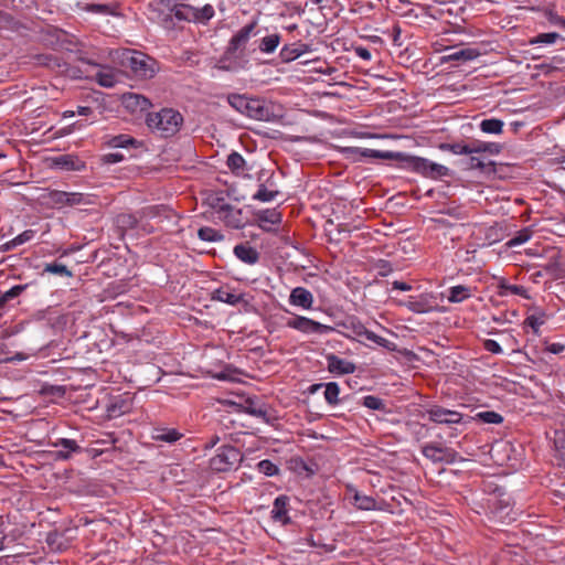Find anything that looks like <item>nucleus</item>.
I'll return each instance as SVG.
<instances>
[{
	"label": "nucleus",
	"instance_id": "nucleus-1",
	"mask_svg": "<svg viewBox=\"0 0 565 565\" xmlns=\"http://www.w3.org/2000/svg\"><path fill=\"white\" fill-rule=\"evenodd\" d=\"M160 2L168 11L162 18V23L168 29L181 23L205 26L215 15V9L211 3L200 6L189 0H161Z\"/></svg>",
	"mask_w": 565,
	"mask_h": 565
},
{
	"label": "nucleus",
	"instance_id": "nucleus-2",
	"mask_svg": "<svg viewBox=\"0 0 565 565\" xmlns=\"http://www.w3.org/2000/svg\"><path fill=\"white\" fill-rule=\"evenodd\" d=\"M227 102L236 111L254 120L271 121L275 117L273 107L262 98L230 94Z\"/></svg>",
	"mask_w": 565,
	"mask_h": 565
},
{
	"label": "nucleus",
	"instance_id": "nucleus-3",
	"mask_svg": "<svg viewBox=\"0 0 565 565\" xmlns=\"http://www.w3.org/2000/svg\"><path fill=\"white\" fill-rule=\"evenodd\" d=\"M183 116L173 108H162L159 111H152L147 115L146 124L149 129L162 138L175 136L182 125Z\"/></svg>",
	"mask_w": 565,
	"mask_h": 565
},
{
	"label": "nucleus",
	"instance_id": "nucleus-4",
	"mask_svg": "<svg viewBox=\"0 0 565 565\" xmlns=\"http://www.w3.org/2000/svg\"><path fill=\"white\" fill-rule=\"evenodd\" d=\"M395 154L399 156L393 158V160L404 163L407 169L425 178L436 180L450 174V170L446 166L436 163L426 158L409 156L403 152H395Z\"/></svg>",
	"mask_w": 565,
	"mask_h": 565
},
{
	"label": "nucleus",
	"instance_id": "nucleus-5",
	"mask_svg": "<svg viewBox=\"0 0 565 565\" xmlns=\"http://www.w3.org/2000/svg\"><path fill=\"white\" fill-rule=\"evenodd\" d=\"M124 63L135 77L141 79L152 78L158 72V62L139 51L129 52Z\"/></svg>",
	"mask_w": 565,
	"mask_h": 565
},
{
	"label": "nucleus",
	"instance_id": "nucleus-6",
	"mask_svg": "<svg viewBox=\"0 0 565 565\" xmlns=\"http://www.w3.org/2000/svg\"><path fill=\"white\" fill-rule=\"evenodd\" d=\"M422 454L434 463L451 465L463 460L455 449L437 443H427L423 445Z\"/></svg>",
	"mask_w": 565,
	"mask_h": 565
},
{
	"label": "nucleus",
	"instance_id": "nucleus-7",
	"mask_svg": "<svg viewBox=\"0 0 565 565\" xmlns=\"http://www.w3.org/2000/svg\"><path fill=\"white\" fill-rule=\"evenodd\" d=\"M340 152L343 158L351 162H363L377 159L393 160V158L399 156L395 154L393 151H382L361 147H342L340 148Z\"/></svg>",
	"mask_w": 565,
	"mask_h": 565
},
{
	"label": "nucleus",
	"instance_id": "nucleus-8",
	"mask_svg": "<svg viewBox=\"0 0 565 565\" xmlns=\"http://www.w3.org/2000/svg\"><path fill=\"white\" fill-rule=\"evenodd\" d=\"M242 459L239 450L234 446H222L210 459V468L216 472L232 470Z\"/></svg>",
	"mask_w": 565,
	"mask_h": 565
},
{
	"label": "nucleus",
	"instance_id": "nucleus-9",
	"mask_svg": "<svg viewBox=\"0 0 565 565\" xmlns=\"http://www.w3.org/2000/svg\"><path fill=\"white\" fill-rule=\"evenodd\" d=\"M46 203L52 207L62 209L64 206L90 204L92 200L83 193L52 190L46 195Z\"/></svg>",
	"mask_w": 565,
	"mask_h": 565
},
{
	"label": "nucleus",
	"instance_id": "nucleus-10",
	"mask_svg": "<svg viewBox=\"0 0 565 565\" xmlns=\"http://www.w3.org/2000/svg\"><path fill=\"white\" fill-rule=\"evenodd\" d=\"M286 327L305 334H329L334 331L333 327L322 324L303 316H296L295 318L288 319Z\"/></svg>",
	"mask_w": 565,
	"mask_h": 565
},
{
	"label": "nucleus",
	"instance_id": "nucleus-11",
	"mask_svg": "<svg viewBox=\"0 0 565 565\" xmlns=\"http://www.w3.org/2000/svg\"><path fill=\"white\" fill-rule=\"evenodd\" d=\"M428 419L436 424H459L463 422V416L457 411H451L439 405H431L426 409Z\"/></svg>",
	"mask_w": 565,
	"mask_h": 565
},
{
	"label": "nucleus",
	"instance_id": "nucleus-12",
	"mask_svg": "<svg viewBox=\"0 0 565 565\" xmlns=\"http://www.w3.org/2000/svg\"><path fill=\"white\" fill-rule=\"evenodd\" d=\"M257 25V21L254 20L250 23L244 25L239 29L230 40L228 45L226 47L225 54L233 55L236 51L244 49L248 40L250 39L255 28Z\"/></svg>",
	"mask_w": 565,
	"mask_h": 565
},
{
	"label": "nucleus",
	"instance_id": "nucleus-13",
	"mask_svg": "<svg viewBox=\"0 0 565 565\" xmlns=\"http://www.w3.org/2000/svg\"><path fill=\"white\" fill-rule=\"evenodd\" d=\"M345 491L349 498L353 500V504L358 510L373 511L379 509L377 502L373 497L361 493L353 484L348 483Z\"/></svg>",
	"mask_w": 565,
	"mask_h": 565
},
{
	"label": "nucleus",
	"instance_id": "nucleus-14",
	"mask_svg": "<svg viewBox=\"0 0 565 565\" xmlns=\"http://www.w3.org/2000/svg\"><path fill=\"white\" fill-rule=\"evenodd\" d=\"M340 326L344 329V331L341 332L343 337L363 343L360 338H364L369 329L359 318L354 316L348 317Z\"/></svg>",
	"mask_w": 565,
	"mask_h": 565
},
{
	"label": "nucleus",
	"instance_id": "nucleus-15",
	"mask_svg": "<svg viewBox=\"0 0 565 565\" xmlns=\"http://www.w3.org/2000/svg\"><path fill=\"white\" fill-rule=\"evenodd\" d=\"M327 360V370L337 375H348L352 374L356 370V365L347 360L342 359L333 353H330L326 356Z\"/></svg>",
	"mask_w": 565,
	"mask_h": 565
},
{
	"label": "nucleus",
	"instance_id": "nucleus-16",
	"mask_svg": "<svg viewBox=\"0 0 565 565\" xmlns=\"http://www.w3.org/2000/svg\"><path fill=\"white\" fill-rule=\"evenodd\" d=\"M289 498L285 494L278 495L273 503V510L270 516L274 522H279L282 525H287L291 522L288 514L289 512Z\"/></svg>",
	"mask_w": 565,
	"mask_h": 565
},
{
	"label": "nucleus",
	"instance_id": "nucleus-17",
	"mask_svg": "<svg viewBox=\"0 0 565 565\" xmlns=\"http://www.w3.org/2000/svg\"><path fill=\"white\" fill-rule=\"evenodd\" d=\"M258 226L265 232L274 231L281 223V213L277 209H267L255 214Z\"/></svg>",
	"mask_w": 565,
	"mask_h": 565
},
{
	"label": "nucleus",
	"instance_id": "nucleus-18",
	"mask_svg": "<svg viewBox=\"0 0 565 565\" xmlns=\"http://www.w3.org/2000/svg\"><path fill=\"white\" fill-rule=\"evenodd\" d=\"M53 447L61 448L55 452L58 460H68L74 454H81L83 448L74 439L58 438L53 443Z\"/></svg>",
	"mask_w": 565,
	"mask_h": 565
},
{
	"label": "nucleus",
	"instance_id": "nucleus-19",
	"mask_svg": "<svg viewBox=\"0 0 565 565\" xmlns=\"http://www.w3.org/2000/svg\"><path fill=\"white\" fill-rule=\"evenodd\" d=\"M244 294L236 292L233 288L230 286H222L217 289H215L212 292V300H216L220 302H224L231 306H236L241 302L247 303V301L244 299Z\"/></svg>",
	"mask_w": 565,
	"mask_h": 565
},
{
	"label": "nucleus",
	"instance_id": "nucleus-20",
	"mask_svg": "<svg viewBox=\"0 0 565 565\" xmlns=\"http://www.w3.org/2000/svg\"><path fill=\"white\" fill-rule=\"evenodd\" d=\"M313 301V295L305 287H296L289 295V303L302 309H311Z\"/></svg>",
	"mask_w": 565,
	"mask_h": 565
},
{
	"label": "nucleus",
	"instance_id": "nucleus-21",
	"mask_svg": "<svg viewBox=\"0 0 565 565\" xmlns=\"http://www.w3.org/2000/svg\"><path fill=\"white\" fill-rule=\"evenodd\" d=\"M233 253L241 262L247 265H255L258 263L260 257L258 250L247 242L237 244L234 247Z\"/></svg>",
	"mask_w": 565,
	"mask_h": 565
},
{
	"label": "nucleus",
	"instance_id": "nucleus-22",
	"mask_svg": "<svg viewBox=\"0 0 565 565\" xmlns=\"http://www.w3.org/2000/svg\"><path fill=\"white\" fill-rule=\"evenodd\" d=\"M431 297L428 295H420L418 297H409L403 305L414 313H427L434 309Z\"/></svg>",
	"mask_w": 565,
	"mask_h": 565
},
{
	"label": "nucleus",
	"instance_id": "nucleus-23",
	"mask_svg": "<svg viewBox=\"0 0 565 565\" xmlns=\"http://www.w3.org/2000/svg\"><path fill=\"white\" fill-rule=\"evenodd\" d=\"M75 9L78 11L89 12L94 14L100 15H116V7L114 4L106 3H86L82 1H77L75 3Z\"/></svg>",
	"mask_w": 565,
	"mask_h": 565
},
{
	"label": "nucleus",
	"instance_id": "nucleus-24",
	"mask_svg": "<svg viewBox=\"0 0 565 565\" xmlns=\"http://www.w3.org/2000/svg\"><path fill=\"white\" fill-rule=\"evenodd\" d=\"M226 226L232 228H242L244 226L243 213L241 209H236L233 205H228L226 212H223L217 216Z\"/></svg>",
	"mask_w": 565,
	"mask_h": 565
},
{
	"label": "nucleus",
	"instance_id": "nucleus-25",
	"mask_svg": "<svg viewBox=\"0 0 565 565\" xmlns=\"http://www.w3.org/2000/svg\"><path fill=\"white\" fill-rule=\"evenodd\" d=\"M103 145L109 148H128L137 147L138 141L127 134L120 135H105L103 137Z\"/></svg>",
	"mask_w": 565,
	"mask_h": 565
},
{
	"label": "nucleus",
	"instance_id": "nucleus-26",
	"mask_svg": "<svg viewBox=\"0 0 565 565\" xmlns=\"http://www.w3.org/2000/svg\"><path fill=\"white\" fill-rule=\"evenodd\" d=\"M475 288L466 285H457L448 288L447 300L451 303H460L473 296Z\"/></svg>",
	"mask_w": 565,
	"mask_h": 565
},
{
	"label": "nucleus",
	"instance_id": "nucleus-27",
	"mask_svg": "<svg viewBox=\"0 0 565 565\" xmlns=\"http://www.w3.org/2000/svg\"><path fill=\"white\" fill-rule=\"evenodd\" d=\"M54 164L66 171H82L85 168V162L72 154H62L55 158Z\"/></svg>",
	"mask_w": 565,
	"mask_h": 565
},
{
	"label": "nucleus",
	"instance_id": "nucleus-28",
	"mask_svg": "<svg viewBox=\"0 0 565 565\" xmlns=\"http://www.w3.org/2000/svg\"><path fill=\"white\" fill-rule=\"evenodd\" d=\"M469 159L466 162L468 170H478L484 174H495L497 168L495 162L493 161H483L481 158L476 157L473 154H469Z\"/></svg>",
	"mask_w": 565,
	"mask_h": 565
},
{
	"label": "nucleus",
	"instance_id": "nucleus-29",
	"mask_svg": "<svg viewBox=\"0 0 565 565\" xmlns=\"http://www.w3.org/2000/svg\"><path fill=\"white\" fill-rule=\"evenodd\" d=\"M246 413L254 417L260 418L266 423H269L271 419H275V417L271 415L269 408L266 405L259 404L253 399L246 401Z\"/></svg>",
	"mask_w": 565,
	"mask_h": 565
},
{
	"label": "nucleus",
	"instance_id": "nucleus-30",
	"mask_svg": "<svg viewBox=\"0 0 565 565\" xmlns=\"http://www.w3.org/2000/svg\"><path fill=\"white\" fill-rule=\"evenodd\" d=\"M308 50H309V46H308V44H305V43H294V44L285 45L280 50V57L285 62H290V61L298 58L302 54L307 53Z\"/></svg>",
	"mask_w": 565,
	"mask_h": 565
},
{
	"label": "nucleus",
	"instance_id": "nucleus-31",
	"mask_svg": "<svg viewBox=\"0 0 565 565\" xmlns=\"http://www.w3.org/2000/svg\"><path fill=\"white\" fill-rule=\"evenodd\" d=\"M502 151V145L498 142H489L481 140H472L471 141V154L476 153H489L491 156H497Z\"/></svg>",
	"mask_w": 565,
	"mask_h": 565
},
{
	"label": "nucleus",
	"instance_id": "nucleus-32",
	"mask_svg": "<svg viewBox=\"0 0 565 565\" xmlns=\"http://www.w3.org/2000/svg\"><path fill=\"white\" fill-rule=\"evenodd\" d=\"M183 435L174 428L158 427L153 429L152 439L156 441H162L173 444L178 441Z\"/></svg>",
	"mask_w": 565,
	"mask_h": 565
},
{
	"label": "nucleus",
	"instance_id": "nucleus-33",
	"mask_svg": "<svg viewBox=\"0 0 565 565\" xmlns=\"http://www.w3.org/2000/svg\"><path fill=\"white\" fill-rule=\"evenodd\" d=\"M480 55L479 51L471 47L466 49H459L456 50L447 55H445L443 58L446 62L450 61H461V62H468L477 58Z\"/></svg>",
	"mask_w": 565,
	"mask_h": 565
},
{
	"label": "nucleus",
	"instance_id": "nucleus-34",
	"mask_svg": "<svg viewBox=\"0 0 565 565\" xmlns=\"http://www.w3.org/2000/svg\"><path fill=\"white\" fill-rule=\"evenodd\" d=\"M498 295L501 297H507L509 295L521 296L525 299H529L527 290L525 287L520 285H511L505 280H501L498 284Z\"/></svg>",
	"mask_w": 565,
	"mask_h": 565
},
{
	"label": "nucleus",
	"instance_id": "nucleus-35",
	"mask_svg": "<svg viewBox=\"0 0 565 565\" xmlns=\"http://www.w3.org/2000/svg\"><path fill=\"white\" fill-rule=\"evenodd\" d=\"M227 167L236 175H243L246 171V161L243 156L236 151H233L227 157Z\"/></svg>",
	"mask_w": 565,
	"mask_h": 565
},
{
	"label": "nucleus",
	"instance_id": "nucleus-36",
	"mask_svg": "<svg viewBox=\"0 0 565 565\" xmlns=\"http://www.w3.org/2000/svg\"><path fill=\"white\" fill-rule=\"evenodd\" d=\"M546 273L554 275L556 277H562L565 274V263L563 262L562 256L558 253H555L552 256L547 264L544 266Z\"/></svg>",
	"mask_w": 565,
	"mask_h": 565
},
{
	"label": "nucleus",
	"instance_id": "nucleus-37",
	"mask_svg": "<svg viewBox=\"0 0 565 565\" xmlns=\"http://www.w3.org/2000/svg\"><path fill=\"white\" fill-rule=\"evenodd\" d=\"M38 62L39 64L44 65L51 70H55L57 72H65L67 68V64L62 62L57 56L53 54L39 55Z\"/></svg>",
	"mask_w": 565,
	"mask_h": 565
},
{
	"label": "nucleus",
	"instance_id": "nucleus-38",
	"mask_svg": "<svg viewBox=\"0 0 565 565\" xmlns=\"http://www.w3.org/2000/svg\"><path fill=\"white\" fill-rule=\"evenodd\" d=\"M280 40L281 36L278 33L269 34L260 40L258 49L263 53L270 54L276 51Z\"/></svg>",
	"mask_w": 565,
	"mask_h": 565
},
{
	"label": "nucleus",
	"instance_id": "nucleus-39",
	"mask_svg": "<svg viewBox=\"0 0 565 565\" xmlns=\"http://www.w3.org/2000/svg\"><path fill=\"white\" fill-rule=\"evenodd\" d=\"M504 122L498 118H488L481 120L479 128L484 134L499 135L503 131Z\"/></svg>",
	"mask_w": 565,
	"mask_h": 565
},
{
	"label": "nucleus",
	"instance_id": "nucleus-40",
	"mask_svg": "<svg viewBox=\"0 0 565 565\" xmlns=\"http://www.w3.org/2000/svg\"><path fill=\"white\" fill-rule=\"evenodd\" d=\"M324 399L326 402L331 405L335 406L340 404V386L337 382H328L324 385Z\"/></svg>",
	"mask_w": 565,
	"mask_h": 565
},
{
	"label": "nucleus",
	"instance_id": "nucleus-41",
	"mask_svg": "<svg viewBox=\"0 0 565 565\" xmlns=\"http://www.w3.org/2000/svg\"><path fill=\"white\" fill-rule=\"evenodd\" d=\"M471 420H477L483 424H501L503 422V416L494 411H483L477 413L473 417H470Z\"/></svg>",
	"mask_w": 565,
	"mask_h": 565
},
{
	"label": "nucleus",
	"instance_id": "nucleus-42",
	"mask_svg": "<svg viewBox=\"0 0 565 565\" xmlns=\"http://www.w3.org/2000/svg\"><path fill=\"white\" fill-rule=\"evenodd\" d=\"M438 148L441 151H449L454 154H471V142L469 143H462V142H455V143H448L443 142L438 146Z\"/></svg>",
	"mask_w": 565,
	"mask_h": 565
},
{
	"label": "nucleus",
	"instance_id": "nucleus-43",
	"mask_svg": "<svg viewBox=\"0 0 565 565\" xmlns=\"http://www.w3.org/2000/svg\"><path fill=\"white\" fill-rule=\"evenodd\" d=\"M138 222L139 221L136 217V215L130 213H121L116 217V224L118 228L121 230L122 232L136 228Z\"/></svg>",
	"mask_w": 565,
	"mask_h": 565
},
{
	"label": "nucleus",
	"instance_id": "nucleus-44",
	"mask_svg": "<svg viewBox=\"0 0 565 565\" xmlns=\"http://www.w3.org/2000/svg\"><path fill=\"white\" fill-rule=\"evenodd\" d=\"M198 236L200 239L211 243L222 242L224 239V235L220 231L210 226L199 228Z\"/></svg>",
	"mask_w": 565,
	"mask_h": 565
},
{
	"label": "nucleus",
	"instance_id": "nucleus-45",
	"mask_svg": "<svg viewBox=\"0 0 565 565\" xmlns=\"http://www.w3.org/2000/svg\"><path fill=\"white\" fill-rule=\"evenodd\" d=\"M366 340L375 343L376 345L379 347H382L384 348L385 350L390 351V352H395L397 351V345L396 343L381 337V335H377L376 333H374L373 331L371 330H367L365 337H364Z\"/></svg>",
	"mask_w": 565,
	"mask_h": 565
},
{
	"label": "nucleus",
	"instance_id": "nucleus-46",
	"mask_svg": "<svg viewBox=\"0 0 565 565\" xmlns=\"http://www.w3.org/2000/svg\"><path fill=\"white\" fill-rule=\"evenodd\" d=\"M130 409V404L125 399L117 397L107 407V411L111 417H118Z\"/></svg>",
	"mask_w": 565,
	"mask_h": 565
},
{
	"label": "nucleus",
	"instance_id": "nucleus-47",
	"mask_svg": "<svg viewBox=\"0 0 565 565\" xmlns=\"http://www.w3.org/2000/svg\"><path fill=\"white\" fill-rule=\"evenodd\" d=\"M26 287L28 285H15L8 291L3 292L0 296V310H2L9 301L18 298L26 289Z\"/></svg>",
	"mask_w": 565,
	"mask_h": 565
},
{
	"label": "nucleus",
	"instance_id": "nucleus-48",
	"mask_svg": "<svg viewBox=\"0 0 565 565\" xmlns=\"http://www.w3.org/2000/svg\"><path fill=\"white\" fill-rule=\"evenodd\" d=\"M95 79L102 87L107 88L114 87L117 83L116 76L110 68H107L106 72H98L95 75Z\"/></svg>",
	"mask_w": 565,
	"mask_h": 565
},
{
	"label": "nucleus",
	"instance_id": "nucleus-49",
	"mask_svg": "<svg viewBox=\"0 0 565 565\" xmlns=\"http://www.w3.org/2000/svg\"><path fill=\"white\" fill-rule=\"evenodd\" d=\"M126 103L128 107H135L140 110H146L151 106V103L148 98L141 95L131 94L126 98Z\"/></svg>",
	"mask_w": 565,
	"mask_h": 565
},
{
	"label": "nucleus",
	"instance_id": "nucleus-50",
	"mask_svg": "<svg viewBox=\"0 0 565 565\" xmlns=\"http://www.w3.org/2000/svg\"><path fill=\"white\" fill-rule=\"evenodd\" d=\"M279 194L276 190H268L265 184H259L258 190L253 195V200L260 202H270Z\"/></svg>",
	"mask_w": 565,
	"mask_h": 565
},
{
	"label": "nucleus",
	"instance_id": "nucleus-51",
	"mask_svg": "<svg viewBox=\"0 0 565 565\" xmlns=\"http://www.w3.org/2000/svg\"><path fill=\"white\" fill-rule=\"evenodd\" d=\"M533 232L529 227H524L515 233L513 237L509 239L507 245L514 247L526 243L532 237Z\"/></svg>",
	"mask_w": 565,
	"mask_h": 565
},
{
	"label": "nucleus",
	"instance_id": "nucleus-52",
	"mask_svg": "<svg viewBox=\"0 0 565 565\" xmlns=\"http://www.w3.org/2000/svg\"><path fill=\"white\" fill-rule=\"evenodd\" d=\"M209 204L217 216L223 212H226V209L228 207V205H231L230 203H227L225 198L221 195L210 196Z\"/></svg>",
	"mask_w": 565,
	"mask_h": 565
},
{
	"label": "nucleus",
	"instance_id": "nucleus-53",
	"mask_svg": "<svg viewBox=\"0 0 565 565\" xmlns=\"http://www.w3.org/2000/svg\"><path fill=\"white\" fill-rule=\"evenodd\" d=\"M362 405L372 409V411H382L386 409L385 403L382 398L374 395H366L362 398Z\"/></svg>",
	"mask_w": 565,
	"mask_h": 565
},
{
	"label": "nucleus",
	"instance_id": "nucleus-54",
	"mask_svg": "<svg viewBox=\"0 0 565 565\" xmlns=\"http://www.w3.org/2000/svg\"><path fill=\"white\" fill-rule=\"evenodd\" d=\"M545 317L544 312L531 315L524 320V324L529 326L535 334H539L540 327L545 323Z\"/></svg>",
	"mask_w": 565,
	"mask_h": 565
},
{
	"label": "nucleus",
	"instance_id": "nucleus-55",
	"mask_svg": "<svg viewBox=\"0 0 565 565\" xmlns=\"http://www.w3.org/2000/svg\"><path fill=\"white\" fill-rule=\"evenodd\" d=\"M44 273H50V274L61 275V276H66V277H72V275H73L72 271L64 264L56 263V262L46 264L44 267Z\"/></svg>",
	"mask_w": 565,
	"mask_h": 565
},
{
	"label": "nucleus",
	"instance_id": "nucleus-56",
	"mask_svg": "<svg viewBox=\"0 0 565 565\" xmlns=\"http://www.w3.org/2000/svg\"><path fill=\"white\" fill-rule=\"evenodd\" d=\"M257 470L268 477L276 476L279 472V468L270 460L264 459L257 463Z\"/></svg>",
	"mask_w": 565,
	"mask_h": 565
},
{
	"label": "nucleus",
	"instance_id": "nucleus-57",
	"mask_svg": "<svg viewBox=\"0 0 565 565\" xmlns=\"http://www.w3.org/2000/svg\"><path fill=\"white\" fill-rule=\"evenodd\" d=\"M559 38V34L556 32L541 33L533 38L530 43L531 44H552Z\"/></svg>",
	"mask_w": 565,
	"mask_h": 565
},
{
	"label": "nucleus",
	"instance_id": "nucleus-58",
	"mask_svg": "<svg viewBox=\"0 0 565 565\" xmlns=\"http://www.w3.org/2000/svg\"><path fill=\"white\" fill-rule=\"evenodd\" d=\"M34 236H35L34 230H25L12 239L14 241L17 246H20V245L25 244V243L30 242L31 239H33Z\"/></svg>",
	"mask_w": 565,
	"mask_h": 565
},
{
	"label": "nucleus",
	"instance_id": "nucleus-59",
	"mask_svg": "<svg viewBox=\"0 0 565 565\" xmlns=\"http://www.w3.org/2000/svg\"><path fill=\"white\" fill-rule=\"evenodd\" d=\"M15 25L14 18L6 12L0 10V28L1 29H12Z\"/></svg>",
	"mask_w": 565,
	"mask_h": 565
},
{
	"label": "nucleus",
	"instance_id": "nucleus-60",
	"mask_svg": "<svg viewBox=\"0 0 565 565\" xmlns=\"http://www.w3.org/2000/svg\"><path fill=\"white\" fill-rule=\"evenodd\" d=\"M124 160V154L120 152H110L102 157V161L106 164H114Z\"/></svg>",
	"mask_w": 565,
	"mask_h": 565
},
{
	"label": "nucleus",
	"instance_id": "nucleus-61",
	"mask_svg": "<svg viewBox=\"0 0 565 565\" xmlns=\"http://www.w3.org/2000/svg\"><path fill=\"white\" fill-rule=\"evenodd\" d=\"M483 348L488 352L493 353V354H501L502 353L501 345L495 340H492V339L486 340L483 342Z\"/></svg>",
	"mask_w": 565,
	"mask_h": 565
},
{
	"label": "nucleus",
	"instance_id": "nucleus-62",
	"mask_svg": "<svg viewBox=\"0 0 565 565\" xmlns=\"http://www.w3.org/2000/svg\"><path fill=\"white\" fill-rule=\"evenodd\" d=\"M554 444L556 449L565 450V429L555 430Z\"/></svg>",
	"mask_w": 565,
	"mask_h": 565
},
{
	"label": "nucleus",
	"instance_id": "nucleus-63",
	"mask_svg": "<svg viewBox=\"0 0 565 565\" xmlns=\"http://www.w3.org/2000/svg\"><path fill=\"white\" fill-rule=\"evenodd\" d=\"M354 52L359 57H361L364 61H370L372 58L370 50L364 46H355Z\"/></svg>",
	"mask_w": 565,
	"mask_h": 565
},
{
	"label": "nucleus",
	"instance_id": "nucleus-64",
	"mask_svg": "<svg viewBox=\"0 0 565 565\" xmlns=\"http://www.w3.org/2000/svg\"><path fill=\"white\" fill-rule=\"evenodd\" d=\"M546 351L550 353H553V354H561L565 351V345L563 343H558V342L551 343V344H547Z\"/></svg>",
	"mask_w": 565,
	"mask_h": 565
}]
</instances>
